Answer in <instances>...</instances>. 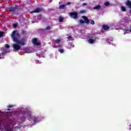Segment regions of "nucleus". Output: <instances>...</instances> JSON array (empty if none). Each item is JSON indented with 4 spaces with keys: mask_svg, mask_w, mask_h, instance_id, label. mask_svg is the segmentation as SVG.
<instances>
[{
    "mask_svg": "<svg viewBox=\"0 0 131 131\" xmlns=\"http://www.w3.org/2000/svg\"><path fill=\"white\" fill-rule=\"evenodd\" d=\"M70 46H71V47H74V45H72V44H71V45H70Z\"/></svg>",
    "mask_w": 131,
    "mask_h": 131,
    "instance_id": "nucleus-34",
    "label": "nucleus"
},
{
    "mask_svg": "<svg viewBox=\"0 0 131 131\" xmlns=\"http://www.w3.org/2000/svg\"><path fill=\"white\" fill-rule=\"evenodd\" d=\"M72 38V37L71 36H69L67 37L68 39H69L70 38Z\"/></svg>",
    "mask_w": 131,
    "mask_h": 131,
    "instance_id": "nucleus-31",
    "label": "nucleus"
},
{
    "mask_svg": "<svg viewBox=\"0 0 131 131\" xmlns=\"http://www.w3.org/2000/svg\"><path fill=\"white\" fill-rule=\"evenodd\" d=\"M82 18L83 19H80L79 20L80 24H84V23H85L86 24H90V19L88 18V17L85 16H82Z\"/></svg>",
    "mask_w": 131,
    "mask_h": 131,
    "instance_id": "nucleus-3",
    "label": "nucleus"
},
{
    "mask_svg": "<svg viewBox=\"0 0 131 131\" xmlns=\"http://www.w3.org/2000/svg\"><path fill=\"white\" fill-rule=\"evenodd\" d=\"M66 6V5H60L59 6V10H64L65 9Z\"/></svg>",
    "mask_w": 131,
    "mask_h": 131,
    "instance_id": "nucleus-13",
    "label": "nucleus"
},
{
    "mask_svg": "<svg viewBox=\"0 0 131 131\" xmlns=\"http://www.w3.org/2000/svg\"><path fill=\"white\" fill-rule=\"evenodd\" d=\"M12 47L14 51H19V50L21 49V46L17 43L13 44Z\"/></svg>",
    "mask_w": 131,
    "mask_h": 131,
    "instance_id": "nucleus-6",
    "label": "nucleus"
},
{
    "mask_svg": "<svg viewBox=\"0 0 131 131\" xmlns=\"http://www.w3.org/2000/svg\"><path fill=\"white\" fill-rule=\"evenodd\" d=\"M91 24L92 25H95V21H94V20H92L91 21Z\"/></svg>",
    "mask_w": 131,
    "mask_h": 131,
    "instance_id": "nucleus-24",
    "label": "nucleus"
},
{
    "mask_svg": "<svg viewBox=\"0 0 131 131\" xmlns=\"http://www.w3.org/2000/svg\"><path fill=\"white\" fill-rule=\"evenodd\" d=\"M32 42L35 46H40V45H41V43L40 42H37V38H34L33 39Z\"/></svg>",
    "mask_w": 131,
    "mask_h": 131,
    "instance_id": "nucleus-7",
    "label": "nucleus"
},
{
    "mask_svg": "<svg viewBox=\"0 0 131 131\" xmlns=\"http://www.w3.org/2000/svg\"><path fill=\"white\" fill-rule=\"evenodd\" d=\"M125 31H129V32H131V26H130V30L126 29V30H125Z\"/></svg>",
    "mask_w": 131,
    "mask_h": 131,
    "instance_id": "nucleus-26",
    "label": "nucleus"
},
{
    "mask_svg": "<svg viewBox=\"0 0 131 131\" xmlns=\"http://www.w3.org/2000/svg\"><path fill=\"white\" fill-rule=\"evenodd\" d=\"M34 122H39L40 121V119L38 117H35L33 119Z\"/></svg>",
    "mask_w": 131,
    "mask_h": 131,
    "instance_id": "nucleus-10",
    "label": "nucleus"
},
{
    "mask_svg": "<svg viewBox=\"0 0 131 131\" xmlns=\"http://www.w3.org/2000/svg\"><path fill=\"white\" fill-rule=\"evenodd\" d=\"M5 54H6V53L3 52L1 53V56H5Z\"/></svg>",
    "mask_w": 131,
    "mask_h": 131,
    "instance_id": "nucleus-30",
    "label": "nucleus"
},
{
    "mask_svg": "<svg viewBox=\"0 0 131 131\" xmlns=\"http://www.w3.org/2000/svg\"><path fill=\"white\" fill-rule=\"evenodd\" d=\"M104 5L106 6H109V5H110V3L108 2H106L104 3Z\"/></svg>",
    "mask_w": 131,
    "mask_h": 131,
    "instance_id": "nucleus-22",
    "label": "nucleus"
},
{
    "mask_svg": "<svg viewBox=\"0 0 131 131\" xmlns=\"http://www.w3.org/2000/svg\"><path fill=\"white\" fill-rule=\"evenodd\" d=\"M94 10H100L101 9V6L97 5L93 8Z\"/></svg>",
    "mask_w": 131,
    "mask_h": 131,
    "instance_id": "nucleus-12",
    "label": "nucleus"
},
{
    "mask_svg": "<svg viewBox=\"0 0 131 131\" xmlns=\"http://www.w3.org/2000/svg\"><path fill=\"white\" fill-rule=\"evenodd\" d=\"M21 9H22V8H21L20 7L11 6L9 8L8 11H9V12H18V11H20Z\"/></svg>",
    "mask_w": 131,
    "mask_h": 131,
    "instance_id": "nucleus-2",
    "label": "nucleus"
},
{
    "mask_svg": "<svg viewBox=\"0 0 131 131\" xmlns=\"http://www.w3.org/2000/svg\"><path fill=\"white\" fill-rule=\"evenodd\" d=\"M17 26H18V25H17V24H13V27H14V28H16V27H17Z\"/></svg>",
    "mask_w": 131,
    "mask_h": 131,
    "instance_id": "nucleus-27",
    "label": "nucleus"
},
{
    "mask_svg": "<svg viewBox=\"0 0 131 131\" xmlns=\"http://www.w3.org/2000/svg\"><path fill=\"white\" fill-rule=\"evenodd\" d=\"M5 131H14V129L13 128L10 127V125H8L4 127Z\"/></svg>",
    "mask_w": 131,
    "mask_h": 131,
    "instance_id": "nucleus-8",
    "label": "nucleus"
},
{
    "mask_svg": "<svg viewBox=\"0 0 131 131\" xmlns=\"http://www.w3.org/2000/svg\"><path fill=\"white\" fill-rule=\"evenodd\" d=\"M87 4L86 3H83V6H86Z\"/></svg>",
    "mask_w": 131,
    "mask_h": 131,
    "instance_id": "nucleus-33",
    "label": "nucleus"
},
{
    "mask_svg": "<svg viewBox=\"0 0 131 131\" xmlns=\"http://www.w3.org/2000/svg\"><path fill=\"white\" fill-rule=\"evenodd\" d=\"M42 10L40 8H38L36 10L31 11V14H33V13H40Z\"/></svg>",
    "mask_w": 131,
    "mask_h": 131,
    "instance_id": "nucleus-9",
    "label": "nucleus"
},
{
    "mask_svg": "<svg viewBox=\"0 0 131 131\" xmlns=\"http://www.w3.org/2000/svg\"><path fill=\"white\" fill-rule=\"evenodd\" d=\"M42 31H46V30L43 29V30H42Z\"/></svg>",
    "mask_w": 131,
    "mask_h": 131,
    "instance_id": "nucleus-37",
    "label": "nucleus"
},
{
    "mask_svg": "<svg viewBox=\"0 0 131 131\" xmlns=\"http://www.w3.org/2000/svg\"><path fill=\"white\" fill-rule=\"evenodd\" d=\"M67 5H71V3H70V2H69L67 4Z\"/></svg>",
    "mask_w": 131,
    "mask_h": 131,
    "instance_id": "nucleus-32",
    "label": "nucleus"
},
{
    "mask_svg": "<svg viewBox=\"0 0 131 131\" xmlns=\"http://www.w3.org/2000/svg\"><path fill=\"white\" fill-rule=\"evenodd\" d=\"M7 110V111H11V109H10V108H8Z\"/></svg>",
    "mask_w": 131,
    "mask_h": 131,
    "instance_id": "nucleus-36",
    "label": "nucleus"
},
{
    "mask_svg": "<svg viewBox=\"0 0 131 131\" xmlns=\"http://www.w3.org/2000/svg\"><path fill=\"white\" fill-rule=\"evenodd\" d=\"M56 43H59V42H60V41H61V39H57L56 40Z\"/></svg>",
    "mask_w": 131,
    "mask_h": 131,
    "instance_id": "nucleus-25",
    "label": "nucleus"
},
{
    "mask_svg": "<svg viewBox=\"0 0 131 131\" xmlns=\"http://www.w3.org/2000/svg\"><path fill=\"white\" fill-rule=\"evenodd\" d=\"M58 19L59 22H63V20H64V18H63L62 17H59Z\"/></svg>",
    "mask_w": 131,
    "mask_h": 131,
    "instance_id": "nucleus-18",
    "label": "nucleus"
},
{
    "mask_svg": "<svg viewBox=\"0 0 131 131\" xmlns=\"http://www.w3.org/2000/svg\"><path fill=\"white\" fill-rule=\"evenodd\" d=\"M88 42H89V43H94V42H95V40L90 38L88 39Z\"/></svg>",
    "mask_w": 131,
    "mask_h": 131,
    "instance_id": "nucleus-14",
    "label": "nucleus"
},
{
    "mask_svg": "<svg viewBox=\"0 0 131 131\" xmlns=\"http://www.w3.org/2000/svg\"><path fill=\"white\" fill-rule=\"evenodd\" d=\"M5 48L6 49H10V45H8V44H6L5 45Z\"/></svg>",
    "mask_w": 131,
    "mask_h": 131,
    "instance_id": "nucleus-23",
    "label": "nucleus"
},
{
    "mask_svg": "<svg viewBox=\"0 0 131 131\" xmlns=\"http://www.w3.org/2000/svg\"><path fill=\"white\" fill-rule=\"evenodd\" d=\"M21 34H23V35H26V34H27V32L26 31L22 30Z\"/></svg>",
    "mask_w": 131,
    "mask_h": 131,
    "instance_id": "nucleus-16",
    "label": "nucleus"
},
{
    "mask_svg": "<svg viewBox=\"0 0 131 131\" xmlns=\"http://www.w3.org/2000/svg\"><path fill=\"white\" fill-rule=\"evenodd\" d=\"M58 52H60V53H61V54H62V53H64V49H58Z\"/></svg>",
    "mask_w": 131,
    "mask_h": 131,
    "instance_id": "nucleus-19",
    "label": "nucleus"
},
{
    "mask_svg": "<svg viewBox=\"0 0 131 131\" xmlns=\"http://www.w3.org/2000/svg\"><path fill=\"white\" fill-rule=\"evenodd\" d=\"M69 15L70 17L73 19H77V18H78V14L77 12H71L69 13Z\"/></svg>",
    "mask_w": 131,
    "mask_h": 131,
    "instance_id": "nucleus-4",
    "label": "nucleus"
},
{
    "mask_svg": "<svg viewBox=\"0 0 131 131\" xmlns=\"http://www.w3.org/2000/svg\"><path fill=\"white\" fill-rule=\"evenodd\" d=\"M28 116V113L25 112L23 114V116L21 117L20 119L22 121H25L27 117Z\"/></svg>",
    "mask_w": 131,
    "mask_h": 131,
    "instance_id": "nucleus-5",
    "label": "nucleus"
},
{
    "mask_svg": "<svg viewBox=\"0 0 131 131\" xmlns=\"http://www.w3.org/2000/svg\"><path fill=\"white\" fill-rule=\"evenodd\" d=\"M2 59V54L0 53V60Z\"/></svg>",
    "mask_w": 131,
    "mask_h": 131,
    "instance_id": "nucleus-35",
    "label": "nucleus"
},
{
    "mask_svg": "<svg viewBox=\"0 0 131 131\" xmlns=\"http://www.w3.org/2000/svg\"><path fill=\"white\" fill-rule=\"evenodd\" d=\"M80 13L81 14H83L84 13H86V11L85 10H82L80 11Z\"/></svg>",
    "mask_w": 131,
    "mask_h": 131,
    "instance_id": "nucleus-20",
    "label": "nucleus"
},
{
    "mask_svg": "<svg viewBox=\"0 0 131 131\" xmlns=\"http://www.w3.org/2000/svg\"><path fill=\"white\" fill-rule=\"evenodd\" d=\"M102 29H103V30H108L110 29V27H109V26L107 25H103L102 26Z\"/></svg>",
    "mask_w": 131,
    "mask_h": 131,
    "instance_id": "nucleus-11",
    "label": "nucleus"
},
{
    "mask_svg": "<svg viewBox=\"0 0 131 131\" xmlns=\"http://www.w3.org/2000/svg\"><path fill=\"white\" fill-rule=\"evenodd\" d=\"M13 107H14V106L9 105L7 106V108H13Z\"/></svg>",
    "mask_w": 131,
    "mask_h": 131,
    "instance_id": "nucleus-29",
    "label": "nucleus"
},
{
    "mask_svg": "<svg viewBox=\"0 0 131 131\" xmlns=\"http://www.w3.org/2000/svg\"><path fill=\"white\" fill-rule=\"evenodd\" d=\"M46 30H51V27L50 26H48L46 27Z\"/></svg>",
    "mask_w": 131,
    "mask_h": 131,
    "instance_id": "nucleus-21",
    "label": "nucleus"
},
{
    "mask_svg": "<svg viewBox=\"0 0 131 131\" xmlns=\"http://www.w3.org/2000/svg\"><path fill=\"white\" fill-rule=\"evenodd\" d=\"M11 37L13 38V41H15L16 43H18L20 47L26 44V40L25 38L18 39L20 38V34L17 32V31L12 32Z\"/></svg>",
    "mask_w": 131,
    "mask_h": 131,
    "instance_id": "nucleus-1",
    "label": "nucleus"
},
{
    "mask_svg": "<svg viewBox=\"0 0 131 131\" xmlns=\"http://www.w3.org/2000/svg\"><path fill=\"white\" fill-rule=\"evenodd\" d=\"M4 34H5L4 32L0 31V37H2V36H4Z\"/></svg>",
    "mask_w": 131,
    "mask_h": 131,
    "instance_id": "nucleus-17",
    "label": "nucleus"
},
{
    "mask_svg": "<svg viewBox=\"0 0 131 131\" xmlns=\"http://www.w3.org/2000/svg\"><path fill=\"white\" fill-rule=\"evenodd\" d=\"M52 47L53 48H55V49H57V48H58V46H57V45H53Z\"/></svg>",
    "mask_w": 131,
    "mask_h": 131,
    "instance_id": "nucleus-28",
    "label": "nucleus"
},
{
    "mask_svg": "<svg viewBox=\"0 0 131 131\" xmlns=\"http://www.w3.org/2000/svg\"><path fill=\"white\" fill-rule=\"evenodd\" d=\"M121 10L122 12H125L126 11V8L124 6H122L121 7Z\"/></svg>",
    "mask_w": 131,
    "mask_h": 131,
    "instance_id": "nucleus-15",
    "label": "nucleus"
}]
</instances>
